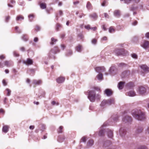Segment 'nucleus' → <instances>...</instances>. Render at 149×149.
Listing matches in <instances>:
<instances>
[{
	"label": "nucleus",
	"instance_id": "13",
	"mask_svg": "<svg viewBox=\"0 0 149 149\" xmlns=\"http://www.w3.org/2000/svg\"><path fill=\"white\" fill-rule=\"evenodd\" d=\"M141 69L145 72H149V68L145 65H142L140 66Z\"/></svg>",
	"mask_w": 149,
	"mask_h": 149
},
{
	"label": "nucleus",
	"instance_id": "46",
	"mask_svg": "<svg viewBox=\"0 0 149 149\" xmlns=\"http://www.w3.org/2000/svg\"><path fill=\"white\" fill-rule=\"evenodd\" d=\"M13 54L15 56H19V54L15 51L13 52Z\"/></svg>",
	"mask_w": 149,
	"mask_h": 149
},
{
	"label": "nucleus",
	"instance_id": "27",
	"mask_svg": "<svg viewBox=\"0 0 149 149\" xmlns=\"http://www.w3.org/2000/svg\"><path fill=\"white\" fill-rule=\"evenodd\" d=\"M40 7L42 9H44L46 8V5L45 3H41L40 5Z\"/></svg>",
	"mask_w": 149,
	"mask_h": 149
},
{
	"label": "nucleus",
	"instance_id": "35",
	"mask_svg": "<svg viewBox=\"0 0 149 149\" xmlns=\"http://www.w3.org/2000/svg\"><path fill=\"white\" fill-rule=\"evenodd\" d=\"M6 90L7 91V95L8 96H10L11 94V91L8 88H7Z\"/></svg>",
	"mask_w": 149,
	"mask_h": 149
},
{
	"label": "nucleus",
	"instance_id": "32",
	"mask_svg": "<svg viewBox=\"0 0 149 149\" xmlns=\"http://www.w3.org/2000/svg\"><path fill=\"white\" fill-rule=\"evenodd\" d=\"M115 30L113 28V27L111 26L110 27L109 29V32L110 33H112L114 32Z\"/></svg>",
	"mask_w": 149,
	"mask_h": 149
},
{
	"label": "nucleus",
	"instance_id": "58",
	"mask_svg": "<svg viewBox=\"0 0 149 149\" xmlns=\"http://www.w3.org/2000/svg\"><path fill=\"white\" fill-rule=\"evenodd\" d=\"M106 3V2L105 1H104L103 3H102L101 5L102 6H105V3Z\"/></svg>",
	"mask_w": 149,
	"mask_h": 149
},
{
	"label": "nucleus",
	"instance_id": "29",
	"mask_svg": "<svg viewBox=\"0 0 149 149\" xmlns=\"http://www.w3.org/2000/svg\"><path fill=\"white\" fill-rule=\"evenodd\" d=\"M34 17V15H30L29 16V19L30 22H31L32 21L33 18Z\"/></svg>",
	"mask_w": 149,
	"mask_h": 149
},
{
	"label": "nucleus",
	"instance_id": "28",
	"mask_svg": "<svg viewBox=\"0 0 149 149\" xmlns=\"http://www.w3.org/2000/svg\"><path fill=\"white\" fill-rule=\"evenodd\" d=\"M4 65L10 67L11 65V64L9 61H6L4 62Z\"/></svg>",
	"mask_w": 149,
	"mask_h": 149
},
{
	"label": "nucleus",
	"instance_id": "26",
	"mask_svg": "<svg viewBox=\"0 0 149 149\" xmlns=\"http://www.w3.org/2000/svg\"><path fill=\"white\" fill-rule=\"evenodd\" d=\"M93 144V141L92 140H89L87 143V145L89 146H91Z\"/></svg>",
	"mask_w": 149,
	"mask_h": 149
},
{
	"label": "nucleus",
	"instance_id": "61",
	"mask_svg": "<svg viewBox=\"0 0 149 149\" xmlns=\"http://www.w3.org/2000/svg\"><path fill=\"white\" fill-rule=\"evenodd\" d=\"M34 128V126L33 125H31L29 127V128L31 130H33Z\"/></svg>",
	"mask_w": 149,
	"mask_h": 149
},
{
	"label": "nucleus",
	"instance_id": "39",
	"mask_svg": "<svg viewBox=\"0 0 149 149\" xmlns=\"http://www.w3.org/2000/svg\"><path fill=\"white\" fill-rule=\"evenodd\" d=\"M114 67H111L109 70V72L110 73H112L114 71Z\"/></svg>",
	"mask_w": 149,
	"mask_h": 149
},
{
	"label": "nucleus",
	"instance_id": "44",
	"mask_svg": "<svg viewBox=\"0 0 149 149\" xmlns=\"http://www.w3.org/2000/svg\"><path fill=\"white\" fill-rule=\"evenodd\" d=\"M145 37L148 39L149 38V32H147L145 34Z\"/></svg>",
	"mask_w": 149,
	"mask_h": 149
},
{
	"label": "nucleus",
	"instance_id": "45",
	"mask_svg": "<svg viewBox=\"0 0 149 149\" xmlns=\"http://www.w3.org/2000/svg\"><path fill=\"white\" fill-rule=\"evenodd\" d=\"M10 19V17L9 16H7L6 18L5 22H8Z\"/></svg>",
	"mask_w": 149,
	"mask_h": 149
},
{
	"label": "nucleus",
	"instance_id": "15",
	"mask_svg": "<svg viewBox=\"0 0 149 149\" xmlns=\"http://www.w3.org/2000/svg\"><path fill=\"white\" fill-rule=\"evenodd\" d=\"M113 14L114 15L117 17H119L120 15V11L119 10H115Z\"/></svg>",
	"mask_w": 149,
	"mask_h": 149
},
{
	"label": "nucleus",
	"instance_id": "18",
	"mask_svg": "<svg viewBox=\"0 0 149 149\" xmlns=\"http://www.w3.org/2000/svg\"><path fill=\"white\" fill-rule=\"evenodd\" d=\"M119 132L120 135L123 136L125 135L126 134V132L124 129L121 128L120 129L119 131Z\"/></svg>",
	"mask_w": 149,
	"mask_h": 149
},
{
	"label": "nucleus",
	"instance_id": "6",
	"mask_svg": "<svg viewBox=\"0 0 149 149\" xmlns=\"http://www.w3.org/2000/svg\"><path fill=\"white\" fill-rule=\"evenodd\" d=\"M141 46L143 48L146 49L149 48V42L148 41L145 40L141 44Z\"/></svg>",
	"mask_w": 149,
	"mask_h": 149
},
{
	"label": "nucleus",
	"instance_id": "42",
	"mask_svg": "<svg viewBox=\"0 0 149 149\" xmlns=\"http://www.w3.org/2000/svg\"><path fill=\"white\" fill-rule=\"evenodd\" d=\"M2 83L3 85L4 86H6L7 85V83L6 81V80L5 79H3L2 81Z\"/></svg>",
	"mask_w": 149,
	"mask_h": 149
},
{
	"label": "nucleus",
	"instance_id": "55",
	"mask_svg": "<svg viewBox=\"0 0 149 149\" xmlns=\"http://www.w3.org/2000/svg\"><path fill=\"white\" fill-rule=\"evenodd\" d=\"M45 129V126L44 125H42V131H43Z\"/></svg>",
	"mask_w": 149,
	"mask_h": 149
},
{
	"label": "nucleus",
	"instance_id": "59",
	"mask_svg": "<svg viewBox=\"0 0 149 149\" xmlns=\"http://www.w3.org/2000/svg\"><path fill=\"white\" fill-rule=\"evenodd\" d=\"M107 40V38L106 37H104L102 38V40Z\"/></svg>",
	"mask_w": 149,
	"mask_h": 149
},
{
	"label": "nucleus",
	"instance_id": "40",
	"mask_svg": "<svg viewBox=\"0 0 149 149\" xmlns=\"http://www.w3.org/2000/svg\"><path fill=\"white\" fill-rule=\"evenodd\" d=\"M72 53V52L71 50H67V54L68 55H71Z\"/></svg>",
	"mask_w": 149,
	"mask_h": 149
},
{
	"label": "nucleus",
	"instance_id": "7",
	"mask_svg": "<svg viewBox=\"0 0 149 149\" xmlns=\"http://www.w3.org/2000/svg\"><path fill=\"white\" fill-rule=\"evenodd\" d=\"M138 91L139 94H143L146 93V89L144 87L141 86L139 87Z\"/></svg>",
	"mask_w": 149,
	"mask_h": 149
},
{
	"label": "nucleus",
	"instance_id": "16",
	"mask_svg": "<svg viewBox=\"0 0 149 149\" xmlns=\"http://www.w3.org/2000/svg\"><path fill=\"white\" fill-rule=\"evenodd\" d=\"M22 39L25 42L27 41L29 38L27 35L26 34H23L21 37Z\"/></svg>",
	"mask_w": 149,
	"mask_h": 149
},
{
	"label": "nucleus",
	"instance_id": "30",
	"mask_svg": "<svg viewBox=\"0 0 149 149\" xmlns=\"http://www.w3.org/2000/svg\"><path fill=\"white\" fill-rule=\"evenodd\" d=\"M91 3L89 2H88L86 5V7L88 9H90L91 8Z\"/></svg>",
	"mask_w": 149,
	"mask_h": 149
},
{
	"label": "nucleus",
	"instance_id": "22",
	"mask_svg": "<svg viewBox=\"0 0 149 149\" xmlns=\"http://www.w3.org/2000/svg\"><path fill=\"white\" fill-rule=\"evenodd\" d=\"M75 49L78 52H81L82 49V47L80 45H78L75 47Z\"/></svg>",
	"mask_w": 149,
	"mask_h": 149
},
{
	"label": "nucleus",
	"instance_id": "5",
	"mask_svg": "<svg viewBox=\"0 0 149 149\" xmlns=\"http://www.w3.org/2000/svg\"><path fill=\"white\" fill-rule=\"evenodd\" d=\"M114 100L113 99H110L107 100H104L102 101L101 104L102 106H103L106 104L110 105L114 104Z\"/></svg>",
	"mask_w": 149,
	"mask_h": 149
},
{
	"label": "nucleus",
	"instance_id": "51",
	"mask_svg": "<svg viewBox=\"0 0 149 149\" xmlns=\"http://www.w3.org/2000/svg\"><path fill=\"white\" fill-rule=\"evenodd\" d=\"M97 29V28L96 27H91V29L93 31H95Z\"/></svg>",
	"mask_w": 149,
	"mask_h": 149
},
{
	"label": "nucleus",
	"instance_id": "64",
	"mask_svg": "<svg viewBox=\"0 0 149 149\" xmlns=\"http://www.w3.org/2000/svg\"><path fill=\"white\" fill-rule=\"evenodd\" d=\"M20 50L22 51H24L25 50V48L24 47H22L20 48Z\"/></svg>",
	"mask_w": 149,
	"mask_h": 149
},
{
	"label": "nucleus",
	"instance_id": "14",
	"mask_svg": "<svg viewBox=\"0 0 149 149\" xmlns=\"http://www.w3.org/2000/svg\"><path fill=\"white\" fill-rule=\"evenodd\" d=\"M9 128V126L8 125H5L3 126L2 129V132L6 133L8 131Z\"/></svg>",
	"mask_w": 149,
	"mask_h": 149
},
{
	"label": "nucleus",
	"instance_id": "1",
	"mask_svg": "<svg viewBox=\"0 0 149 149\" xmlns=\"http://www.w3.org/2000/svg\"><path fill=\"white\" fill-rule=\"evenodd\" d=\"M94 90L88 91V97L91 102H94L95 99L99 100L101 97V96L99 94H97L95 95V90L97 91H100V89L97 87H94L93 88Z\"/></svg>",
	"mask_w": 149,
	"mask_h": 149
},
{
	"label": "nucleus",
	"instance_id": "37",
	"mask_svg": "<svg viewBox=\"0 0 149 149\" xmlns=\"http://www.w3.org/2000/svg\"><path fill=\"white\" fill-rule=\"evenodd\" d=\"M127 86H128L130 87H131L134 86V85L133 83L130 82L127 84Z\"/></svg>",
	"mask_w": 149,
	"mask_h": 149
},
{
	"label": "nucleus",
	"instance_id": "56",
	"mask_svg": "<svg viewBox=\"0 0 149 149\" xmlns=\"http://www.w3.org/2000/svg\"><path fill=\"white\" fill-rule=\"evenodd\" d=\"M138 149H146V148L145 146H143L139 148Z\"/></svg>",
	"mask_w": 149,
	"mask_h": 149
},
{
	"label": "nucleus",
	"instance_id": "49",
	"mask_svg": "<svg viewBox=\"0 0 149 149\" xmlns=\"http://www.w3.org/2000/svg\"><path fill=\"white\" fill-rule=\"evenodd\" d=\"M81 141L82 142H85L86 141V138L85 137H84L82 138L81 139Z\"/></svg>",
	"mask_w": 149,
	"mask_h": 149
},
{
	"label": "nucleus",
	"instance_id": "24",
	"mask_svg": "<svg viewBox=\"0 0 149 149\" xmlns=\"http://www.w3.org/2000/svg\"><path fill=\"white\" fill-rule=\"evenodd\" d=\"M108 136L109 138H112V137L113 136V134L111 131L109 130L108 131Z\"/></svg>",
	"mask_w": 149,
	"mask_h": 149
},
{
	"label": "nucleus",
	"instance_id": "11",
	"mask_svg": "<svg viewBox=\"0 0 149 149\" xmlns=\"http://www.w3.org/2000/svg\"><path fill=\"white\" fill-rule=\"evenodd\" d=\"M95 71L98 72H103L105 71V69L104 67H98L95 68Z\"/></svg>",
	"mask_w": 149,
	"mask_h": 149
},
{
	"label": "nucleus",
	"instance_id": "25",
	"mask_svg": "<svg viewBox=\"0 0 149 149\" xmlns=\"http://www.w3.org/2000/svg\"><path fill=\"white\" fill-rule=\"evenodd\" d=\"M51 41L50 42V44L51 45H54L58 40L57 39H55L54 38H51Z\"/></svg>",
	"mask_w": 149,
	"mask_h": 149
},
{
	"label": "nucleus",
	"instance_id": "10",
	"mask_svg": "<svg viewBox=\"0 0 149 149\" xmlns=\"http://www.w3.org/2000/svg\"><path fill=\"white\" fill-rule=\"evenodd\" d=\"M23 63L24 64L28 65H31L33 63V61L32 60L29 58H27L26 61H24Z\"/></svg>",
	"mask_w": 149,
	"mask_h": 149
},
{
	"label": "nucleus",
	"instance_id": "57",
	"mask_svg": "<svg viewBox=\"0 0 149 149\" xmlns=\"http://www.w3.org/2000/svg\"><path fill=\"white\" fill-rule=\"evenodd\" d=\"M38 38L37 37H36L34 39V41L35 42H37L38 41Z\"/></svg>",
	"mask_w": 149,
	"mask_h": 149
},
{
	"label": "nucleus",
	"instance_id": "47",
	"mask_svg": "<svg viewBox=\"0 0 149 149\" xmlns=\"http://www.w3.org/2000/svg\"><path fill=\"white\" fill-rule=\"evenodd\" d=\"M61 27V25L60 24H57V26L56 27V29L57 30V31H58V28Z\"/></svg>",
	"mask_w": 149,
	"mask_h": 149
},
{
	"label": "nucleus",
	"instance_id": "41",
	"mask_svg": "<svg viewBox=\"0 0 149 149\" xmlns=\"http://www.w3.org/2000/svg\"><path fill=\"white\" fill-rule=\"evenodd\" d=\"M51 104H52V105H58V103H56V102H55L54 101H52L51 102Z\"/></svg>",
	"mask_w": 149,
	"mask_h": 149
},
{
	"label": "nucleus",
	"instance_id": "9",
	"mask_svg": "<svg viewBox=\"0 0 149 149\" xmlns=\"http://www.w3.org/2000/svg\"><path fill=\"white\" fill-rule=\"evenodd\" d=\"M132 120L131 117L128 116H126L123 119V121L125 123L131 122Z\"/></svg>",
	"mask_w": 149,
	"mask_h": 149
},
{
	"label": "nucleus",
	"instance_id": "53",
	"mask_svg": "<svg viewBox=\"0 0 149 149\" xmlns=\"http://www.w3.org/2000/svg\"><path fill=\"white\" fill-rule=\"evenodd\" d=\"M19 4L21 6H24V3L23 1L19 2Z\"/></svg>",
	"mask_w": 149,
	"mask_h": 149
},
{
	"label": "nucleus",
	"instance_id": "62",
	"mask_svg": "<svg viewBox=\"0 0 149 149\" xmlns=\"http://www.w3.org/2000/svg\"><path fill=\"white\" fill-rule=\"evenodd\" d=\"M5 58V57L3 55H1L0 56V59H3Z\"/></svg>",
	"mask_w": 149,
	"mask_h": 149
},
{
	"label": "nucleus",
	"instance_id": "43",
	"mask_svg": "<svg viewBox=\"0 0 149 149\" xmlns=\"http://www.w3.org/2000/svg\"><path fill=\"white\" fill-rule=\"evenodd\" d=\"M91 27L89 25H88L87 26H86L85 27V28L88 30L91 29Z\"/></svg>",
	"mask_w": 149,
	"mask_h": 149
},
{
	"label": "nucleus",
	"instance_id": "52",
	"mask_svg": "<svg viewBox=\"0 0 149 149\" xmlns=\"http://www.w3.org/2000/svg\"><path fill=\"white\" fill-rule=\"evenodd\" d=\"M132 57L135 58H136L137 57V56L135 54H133L132 55Z\"/></svg>",
	"mask_w": 149,
	"mask_h": 149
},
{
	"label": "nucleus",
	"instance_id": "3",
	"mask_svg": "<svg viewBox=\"0 0 149 149\" xmlns=\"http://www.w3.org/2000/svg\"><path fill=\"white\" fill-rule=\"evenodd\" d=\"M59 52V50L58 49L57 47H55L53 48L52 49L49 54V57L51 58H55V56L54 55L56 54L57 52Z\"/></svg>",
	"mask_w": 149,
	"mask_h": 149
},
{
	"label": "nucleus",
	"instance_id": "38",
	"mask_svg": "<svg viewBox=\"0 0 149 149\" xmlns=\"http://www.w3.org/2000/svg\"><path fill=\"white\" fill-rule=\"evenodd\" d=\"M97 40L95 39H93L91 41V42L93 44H95L97 42Z\"/></svg>",
	"mask_w": 149,
	"mask_h": 149
},
{
	"label": "nucleus",
	"instance_id": "33",
	"mask_svg": "<svg viewBox=\"0 0 149 149\" xmlns=\"http://www.w3.org/2000/svg\"><path fill=\"white\" fill-rule=\"evenodd\" d=\"M63 129V127L60 126L58 130V133H61L62 132V130Z\"/></svg>",
	"mask_w": 149,
	"mask_h": 149
},
{
	"label": "nucleus",
	"instance_id": "48",
	"mask_svg": "<svg viewBox=\"0 0 149 149\" xmlns=\"http://www.w3.org/2000/svg\"><path fill=\"white\" fill-rule=\"evenodd\" d=\"M104 17L105 18H109V16L106 13H104Z\"/></svg>",
	"mask_w": 149,
	"mask_h": 149
},
{
	"label": "nucleus",
	"instance_id": "31",
	"mask_svg": "<svg viewBox=\"0 0 149 149\" xmlns=\"http://www.w3.org/2000/svg\"><path fill=\"white\" fill-rule=\"evenodd\" d=\"M102 74H100L97 76V78L98 80H102Z\"/></svg>",
	"mask_w": 149,
	"mask_h": 149
},
{
	"label": "nucleus",
	"instance_id": "17",
	"mask_svg": "<svg viewBox=\"0 0 149 149\" xmlns=\"http://www.w3.org/2000/svg\"><path fill=\"white\" fill-rule=\"evenodd\" d=\"M33 83L36 85H39L42 84V81L40 80H33Z\"/></svg>",
	"mask_w": 149,
	"mask_h": 149
},
{
	"label": "nucleus",
	"instance_id": "54",
	"mask_svg": "<svg viewBox=\"0 0 149 149\" xmlns=\"http://www.w3.org/2000/svg\"><path fill=\"white\" fill-rule=\"evenodd\" d=\"M78 36L81 39H82L84 37L83 35L81 34H79L78 35Z\"/></svg>",
	"mask_w": 149,
	"mask_h": 149
},
{
	"label": "nucleus",
	"instance_id": "8",
	"mask_svg": "<svg viewBox=\"0 0 149 149\" xmlns=\"http://www.w3.org/2000/svg\"><path fill=\"white\" fill-rule=\"evenodd\" d=\"M65 79L64 77L60 76L56 79V81L58 84H61L64 82Z\"/></svg>",
	"mask_w": 149,
	"mask_h": 149
},
{
	"label": "nucleus",
	"instance_id": "60",
	"mask_svg": "<svg viewBox=\"0 0 149 149\" xmlns=\"http://www.w3.org/2000/svg\"><path fill=\"white\" fill-rule=\"evenodd\" d=\"M137 22L136 21H134L132 24L133 25H135L137 24Z\"/></svg>",
	"mask_w": 149,
	"mask_h": 149
},
{
	"label": "nucleus",
	"instance_id": "36",
	"mask_svg": "<svg viewBox=\"0 0 149 149\" xmlns=\"http://www.w3.org/2000/svg\"><path fill=\"white\" fill-rule=\"evenodd\" d=\"M8 3H10L14 4L15 3V1L14 0H8Z\"/></svg>",
	"mask_w": 149,
	"mask_h": 149
},
{
	"label": "nucleus",
	"instance_id": "20",
	"mask_svg": "<svg viewBox=\"0 0 149 149\" xmlns=\"http://www.w3.org/2000/svg\"><path fill=\"white\" fill-rule=\"evenodd\" d=\"M24 19V17L22 15H17L16 18V20L17 21H20Z\"/></svg>",
	"mask_w": 149,
	"mask_h": 149
},
{
	"label": "nucleus",
	"instance_id": "12",
	"mask_svg": "<svg viewBox=\"0 0 149 149\" xmlns=\"http://www.w3.org/2000/svg\"><path fill=\"white\" fill-rule=\"evenodd\" d=\"M104 93L106 94L107 96H110L112 94V90L109 89H107L104 91Z\"/></svg>",
	"mask_w": 149,
	"mask_h": 149
},
{
	"label": "nucleus",
	"instance_id": "23",
	"mask_svg": "<svg viewBox=\"0 0 149 149\" xmlns=\"http://www.w3.org/2000/svg\"><path fill=\"white\" fill-rule=\"evenodd\" d=\"M124 84V82L123 81H121L119 82L118 86L119 89H123Z\"/></svg>",
	"mask_w": 149,
	"mask_h": 149
},
{
	"label": "nucleus",
	"instance_id": "2",
	"mask_svg": "<svg viewBox=\"0 0 149 149\" xmlns=\"http://www.w3.org/2000/svg\"><path fill=\"white\" fill-rule=\"evenodd\" d=\"M131 113L133 117L138 120H142L145 118L144 113L140 110H133L132 111Z\"/></svg>",
	"mask_w": 149,
	"mask_h": 149
},
{
	"label": "nucleus",
	"instance_id": "63",
	"mask_svg": "<svg viewBox=\"0 0 149 149\" xmlns=\"http://www.w3.org/2000/svg\"><path fill=\"white\" fill-rule=\"evenodd\" d=\"M61 48L63 50H64L65 48V45L64 44H62L61 45Z\"/></svg>",
	"mask_w": 149,
	"mask_h": 149
},
{
	"label": "nucleus",
	"instance_id": "19",
	"mask_svg": "<svg viewBox=\"0 0 149 149\" xmlns=\"http://www.w3.org/2000/svg\"><path fill=\"white\" fill-rule=\"evenodd\" d=\"M127 95L131 97L136 95V93L133 91H131L127 93Z\"/></svg>",
	"mask_w": 149,
	"mask_h": 149
},
{
	"label": "nucleus",
	"instance_id": "34",
	"mask_svg": "<svg viewBox=\"0 0 149 149\" xmlns=\"http://www.w3.org/2000/svg\"><path fill=\"white\" fill-rule=\"evenodd\" d=\"M104 130H100L99 132V135L100 136H102L103 135Z\"/></svg>",
	"mask_w": 149,
	"mask_h": 149
},
{
	"label": "nucleus",
	"instance_id": "4",
	"mask_svg": "<svg viewBox=\"0 0 149 149\" xmlns=\"http://www.w3.org/2000/svg\"><path fill=\"white\" fill-rule=\"evenodd\" d=\"M126 52H127L125 51L123 49H116L114 51V52L117 56L121 55H124L126 54Z\"/></svg>",
	"mask_w": 149,
	"mask_h": 149
},
{
	"label": "nucleus",
	"instance_id": "21",
	"mask_svg": "<svg viewBox=\"0 0 149 149\" xmlns=\"http://www.w3.org/2000/svg\"><path fill=\"white\" fill-rule=\"evenodd\" d=\"M90 17L92 18L94 20L96 19L97 18V16L95 13H93L89 15Z\"/></svg>",
	"mask_w": 149,
	"mask_h": 149
},
{
	"label": "nucleus",
	"instance_id": "50",
	"mask_svg": "<svg viewBox=\"0 0 149 149\" xmlns=\"http://www.w3.org/2000/svg\"><path fill=\"white\" fill-rule=\"evenodd\" d=\"M40 27L38 26H36V28L35 29V30L36 31H38L40 30Z\"/></svg>",
	"mask_w": 149,
	"mask_h": 149
}]
</instances>
